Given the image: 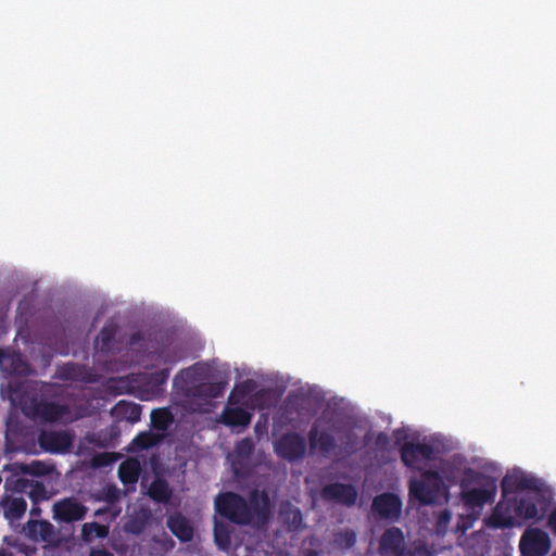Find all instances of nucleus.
Masks as SVG:
<instances>
[{
    "label": "nucleus",
    "instance_id": "obj_1",
    "mask_svg": "<svg viewBox=\"0 0 556 556\" xmlns=\"http://www.w3.org/2000/svg\"><path fill=\"white\" fill-rule=\"evenodd\" d=\"M11 393L22 409V413L29 419L43 422H56L68 419L71 408L67 404H59L38 399L34 383L25 381L10 386Z\"/></svg>",
    "mask_w": 556,
    "mask_h": 556
},
{
    "label": "nucleus",
    "instance_id": "obj_2",
    "mask_svg": "<svg viewBox=\"0 0 556 556\" xmlns=\"http://www.w3.org/2000/svg\"><path fill=\"white\" fill-rule=\"evenodd\" d=\"M459 486L462 501L470 508H481L492 503L497 492L494 478L471 468L464 471Z\"/></svg>",
    "mask_w": 556,
    "mask_h": 556
},
{
    "label": "nucleus",
    "instance_id": "obj_3",
    "mask_svg": "<svg viewBox=\"0 0 556 556\" xmlns=\"http://www.w3.org/2000/svg\"><path fill=\"white\" fill-rule=\"evenodd\" d=\"M215 510L236 525H251L247 500L238 493L225 492L215 498Z\"/></svg>",
    "mask_w": 556,
    "mask_h": 556
},
{
    "label": "nucleus",
    "instance_id": "obj_4",
    "mask_svg": "<svg viewBox=\"0 0 556 556\" xmlns=\"http://www.w3.org/2000/svg\"><path fill=\"white\" fill-rule=\"evenodd\" d=\"M443 486L438 471L427 470L422 478L410 479L408 485L409 500H416L421 505H431L438 500Z\"/></svg>",
    "mask_w": 556,
    "mask_h": 556
},
{
    "label": "nucleus",
    "instance_id": "obj_5",
    "mask_svg": "<svg viewBox=\"0 0 556 556\" xmlns=\"http://www.w3.org/2000/svg\"><path fill=\"white\" fill-rule=\"evenodd\" d=\"M274 451L279 458L289 463H295L305 457L307 443L300 433L287 432L275 441Z\"/></svg>",
    "mask_w": 556,
    "mask_h": 556
},
{
    "label": "nucleus",
    "instance_id": "obj_6",
    "mask_svg": "<svg viewBox=\"0 0 556 556\" xmlns=\"http://www.w3.org/2000/svg\"><path fill=\"white\" fill-rule=\"evenodd\" d=\"M400 455L407 468L421 470V463L434 460L437 452L430 443L406 442L401 446Z\"/></svg>",
    "mask_w": 556,
    "mask_h": 556
},
{
    "label": "nucleus",
    "instance_id": "obj_7",
    "mask_svg": "<svg viewBox=\"0 0 556 556\" xmlns=\"http://www.w3.org/2000/svg\"><path fill=\"white\" fill-rule=\"evenodd\" d=\"M519 549L522 556H545L551 549V540L541 529H528L521 535Z\"/></svg>",
    "mask_w": 556,
    "mask_h": 556
},
{
    "label": "nucleus",
    "instance_id": "obj_8",
    "mask_svg": "<svg viewBox=\"0 0 556 556\" xmlns=\"http://www.w3.org/2000/svg\"><path fill=\"white\" fill-rule=\"evenodd\" d=\"M320 496L328 503L353 507L357 502L358 492L353 484L333 482L321 488Z\"/></svg>",
    "mask_w": 556,
    "mask_h": 556
},
{
    "label": "nucleus",
    "instance_id": "obj_9",
    "mask_svg": "<svg viewBox=\"0 0 556 556\" xmlns=\"http://www.w3.org/2000/svg\"><path fill=\"white\" fill-rule=\"evenodd\" d=\"M74 435L66 430H42L38 435V444L45 452L62 454L70 451Z\"/></svg>",
    "mask_w": 556,
    "mask_h": 556
},
{
    "label": "nucleus",
    "instance_id": "obj_10",
    "mask_svg": "<svg viewBox=\"0 0 556 556\" xmlns=\"http://www.w3.org/2000/svg\"><path fill=\"white\" fill-rule=\"evenodd\" d=\"M87 510L88 508L74 496L55 502L52 508L53 519L65 523L83 520Z\"/></svg>",
    "mask_w": 556,
    "mask_h": 556
},
{
    "label": "nucleus",
    "instance_id": "obj_11",
    "mask_svg": "<svg viewBox=\"0 0 556 556\" xmlns=\"http://www.w3.org/2000/svg\"><path fill=\"white\" fill-rule=\"evenodd\" d=\"M541 482L535 477L527 475L522 471H515L506 475L502 481L503 495L519 491H539Z\"/></svg>",
    "mask_w": 556,
    "mask_h": 556
},
{
    "label": "nucleus",
    "instance_id": "obj_12",
    "mask_svg": "<svg viewBox=\"0 0 556 556\" xmlns=\"http://www.w3.org/2000/svg\"><path fill=\"white\" fill-rule=\"evenodd\" d=\"M182 389L191 400L210 403L223 395L226 384L224 382H201Z\"/></svg>",
    "mask_w": 556,
    "mask_h": 556
},
{
    "label": "nucleus",
    "instance_id": "obj_13",
    "mask_svg": "<svg viewBox=\"0 0 556 556\" xmlns=\"http://www.w3.org/2000/svg\"><path fill=\"white\" fill-rule=\"evenodd\" d=\"M247 506L251 516V523L254 521L266 522L270 514V501L265 492L254 490L250 492Z\"/></svg>",
    "mask_w": 556,
    "mask_h": 556
},
{
    "label": "nucleus",
    "instance_id": "obj_14",
    "mask_svg": "<svg viewBox=\"0 0 556 556\" xmlns=\"http://www.w3.org/2000/svg\"><path fill=\"white\" fill-rule=\"evenodd\" d=\"M308 445L312 452H319L320 454H329L337 447V441L334 437L326 431L319 430L318 424L314 422L311 427L308 434Z\"/></svg>",
    "mask_w": 556,
    "mask_h": 556
},
{
    "label": "nucleus",
    "instance_id": "obj_15",
    "mask_svg": "<svg viewBox=\"0 0 556 556\" xmlns=\"http://www.w3.org/2000/svg\"><path fill=\"white\" fill-rule=\"evenodd\" d=\"M511 501H500L493 509L492 515L489 518V526L496 529L510 528L516 525L515 514Z\"/></svg>",
    "mask_w": 556,
    "mask_h": 556
},
{
    "label": "nucleus",
    "instance_id": "obj_16",
    "mask_svg": "<svg viewBox=\"0 0 556 556\" xmlns=\"http://www.w3.org/2000/svg\"><path fill=\"white\" fill-rule=\"evenodd\" d=\"M279 518L289 532H299L303 528V515L301 509L289 502L281 504Z\"/></svg>",
    "mask_w": 556,
    "mask_h": 556
},
{
    "label": "nucleus",
    "instance_id": "obj_17",
    "mask_svg": "<svg viewBox=\"0 0 556 556\" xmlns=\"http://www.w3.org/2000/svg\"><path fill=\"white\" fill-rule=\"evenodd\" d=\"M166 523L170 532L179 541L187 543L193 539V527L185 516L180 514L172 515L167 518Z\"/></svg>",
    "mask_w": 556,
    "mask_h": 556
},
{
    "label": "nucleus",
    "instance_id": "obj_18",
    "mask_svg": "<svg viewBox=\"0 0 556 556\" xmlns=\"http://www.w3.org/2000/svg\"><path fill=\"white\" fill-rule=\"evenodd\" d=\"M141 413V405L124 400L117 402L111 409V414L115 419L126 420L131 424L140 420Z\"/></svg>",
    "mask_w": 556,
    "mask_h": 556
},
{
    "label": "nucleus",
    "instance_id": "obj_19",
    "mask_svg": "<svg viewBox=\"0 0 556 556\" xmlns=\"http://www.w3.org/2000/svg\"><path fill=\"white\" fill-rule=\"evenodd\" d=\"M252 420V414L242 407H225L222 415V424L229 427H247Z\"/></svg>",
    "mask_w": 556,
    "mask_h": 556
},
{
    "label": "nucleus",
    "instance_id": "obj_20",
    "mask_svg": "<svg viewBox=\"0 0 556 556\" xmlns=\"http://www.w3.org/2000/svg\"><path fill=\"white\" fill-rule=\"evenodd\" d=\"M4 517L11 521H18L25 515L27 502L22 496L7 497L2 501Z\"/></svg>",
    "mask_w": 556,
    "mask_h": 556
},
{
    "label": "nucleus",
    "instance_id": "obj_21",
    "mask_svg": "<svg viewBox=\"0 0 556 556\" xmlns=\"http://www.w3.org/2000/svg\"><path fill=\"white\" fill-rule=\"evenodd\" d=\"M405 545V536L400 528L384 529V555L408 549Z\"/></svg>",
    "mask_w": 556,
    "mask_h": 556
},
{
    "label": "nucleus",
    "instance_id": "obj_22",
    "mask_svg": "<svg viewBox=\"0 0 556 556\" xmlns=\"http://www.w3.org/2000/svg\"><path fill=\"white\" fill-rule=\"evenodd\" d=\"M152 519V514L148 508H140L125 523V531L135 535L141 534Z\"/></svg>",
    "mask_w": 556,
    "mask_h": 556
},
{
    "label": "nucleus",
    "instance_id": "obj_23",
    "mask_svg": "<svg viewBox=\"0 0 556 556\" xmlns=\"http://www.w3.org/2000/svg\"><path fill=\"white\" fill-rule=\"evenodd\" d=\"M156 354L159 362L169 366L179 363L186 357L185 349L178 343L162 345Z\"/></svg>",
    "mask_w": 556,
    "mask_h": 556
},
{
    "label": "nucleus",
    "instance_id": "obj_24",
    "mask_svg": "<svg viewBox=\"0 0 556 556\" xmlns=\"http://www.w3.org/2000/svg\"><path fill=\"white\" fill-rule=\"evenodd\" d=\"M149 497L159 504H167L172 498L173 491L165 479L155 478L148 490Z\"/></svg>",
    "mask_w": 556,
    "mask_h": 556
},
{
    "label": "nucleus",
    "instance_id": "obj_25",
    "mask_svg": "<svg viewBox=\"0 0 556 556\" xmlns=\"http://www.w3.org/2000/svg\"><path fill=\"white\" fill-rule=\"evenodd\" d=\"M10 363V375L26 376L29 374V365L20 354H9L8 351L0 349V365Z\"/></svg>",
    "mask_w": 556,
    "mask_h": 556
},
{
    "label": "nucleus",
    "instance_id": "obj_26",
    "mask_svg": "<svg viewBox=\"0 0 556 556\" xmlns=\"http://www.w3.org/2000/svg\"><path fill=\"white\" fill-rule=\"evenodd\" d=\"M515 517L521 520L535 519L539 510L536 504L527 497L511 500Z\"/></svg>",
    "mask_w": 556,
    "mask_h": 556
},
{
    "label": "nucleus",
    "instance_id": "obj_27",
    "mask_svg": "<svg viewBox=\"0 0 556 556\" xmlns=\"http://www.w3.org/2000/svg\"><path fill=\"white\" fill-rule=\"evenodd\" d=\"M27 528L30 534L38 535L45 542H50L55 534L54 526L48 520H29Z\"/></svg>",
    "mask_w": 556,
    "mask_h": 556
},
{
    "label": "nucleus",
    "instance_id": "obj_28",
    "mask_svg": "<svg viewBox=\"0 0 556 556\" xmlns=\"http://www.w3.org/2000/svg\"><path fill=\"white\" fill-rule=\"evenodd\" d=\"M402 506L399 495L384 492V521H396L402 514Z\"/></svg>",
    "mask_w": 556,
    "mask_h": 556
},
{
    "label": "nucleus",
    "instance_id": "obj_29",
    "mask_svg": "<svg viewBox=\"0 0 556 556\" xmlns=\"http://www.w3.org/2000/svg\"><path fill=\"white\" fill-rule=\"evenodd\" d=\"M150 417L152 428L159 431L167 430L174 421L172 412L166 407L153 409Z\"/></svg>",
    "mask_w": 556,
    "mask_h": 556
},
{
    "label": "nucleus",
    "instance_id": "obj_30",
    "mask_svg": "<svg viewBox=\"0 0 556 556\" xmlns=\"http://www.w3.org/2000/svg\"><path fill=\"white\" fill-rule=\"evenodd\" d=\"M140 473V466L137 460H125L118 467V478L123 483H135Z\"/></svg>",
    "mask_w": 556,
    "mask_h": 556
},
{
    "label": "nucleus",
    "instance_id": "obj_31",
    "mask_svg": "<svg viewBox=\"0 0 556 556\" xmlns=\"http://www.w3.org/2000/svg\"><path fill=\"white\" fill-rule=\"evenodd\" d=\"M214 540L216 545L222 551H228L231 545V530L228 525L215 521L214 523Z\"/></svg>",
    "mask_w": 556,
    "mask_h": 556
},
{
    "label": "nucleus",
    "instance_id": "obj_32",
    "mask_svg": "<svg viewBox=\"0 0 556 556\" xmlns=\"http://www.w3.org/2000/svg\"><path fill=\"white\" fill-rule=\"evenodd\" d=\"M117 333V327L114 324H106L100 330L97 336L96 342L100 346L102 352H109L111 350L113 340Z\"/></svg>",
    "mask_w": 556,
    "mask_h": 556
},
{
    "label": "nucleus",
    "instance_id": "obj_33",
    "mask_svg": "<svg viewBox=\"0 0 556 556\" xmlns=\"http://www.w3.org/2000/svg\"><path fill=\"white\" fill-rule=\"evenodd\" d=\"M160 441V437L150 432V431H143L138 433L134 440L131 441V448L134 451H144L148 450L155 444H157Z\"/></svg>",
    "mask_w": 556,
    "mask_h": 556
},
{
    "label": "nucleus",
    "instance_id": "obj_34",
    "mask_svg": "<svg viewBox=\"0 0 556 556\" xmlns=\"http://www.w3.org/2000/svg\"><path fill=\"white\" fill-rule=\"evenodd\" d=\"M170 368H163L159 371L152 372L148 377L147 384L150 387L152 393L157 394L163 390V386L169 378Z\"/></svg>",
    "mask_w": 556,
    "mask_h": 556
},
{
    "label": "nucleus",
    "instance_id": "obj_35",
    "mask_svg": "<svg viewBox=\"0 0 556 556\" xmlns=\"http://www.w3.org/2000/svg\"><path fill=\"white\" fill-rule=\"evenodd\" d=\"M81 534L86 541H90L92 535L104 539L109 535V526L98 522H87L83 525Z\"/></svg>",
    "mask_w": 556,
    "mask_h": 556
},
{
    "label": "nucleus",
    "instance_id": "obj_36",
    "mask_svg": "<svg viewBox=\"0 0 556 556\" xmlns=\"http://www.w3.org/2000/svg\"><path fill=\"white\" fill-rule=\"evenodd\" d=\"M333 543L341 549H350L356 544L354 530L345 529L334 533Z\"/></svg>",
    "mask_w": 556,
    "mask_h": 556
},
{
    "label": "nucleus",
    "instance_id": "obj_37",
    "mask_svg": "<svg viewBox=\"0 0 556 556\" xmlns=\"http://www.w3.org/2000/svg\"><path fill=\"white\" fill-rule=\"evenodd\" d=\"M254 448V444L251 439H242L236 446V452L239 456L249 457Z\"/></svg>",
    "mask_w": 556,
    "mask_h": 556
},
{
    "label": "nucleus",
    "instance_id": "obj_38",
    "mask_svg": "<svg viewBox=\"0 0 556 556\" xmlns=\"http://www.w3.org/2000/svg\"><path fill=\"white\" fill-rule=\"evenodd\" d=\"M371 511L377 520L382 519V494H377L374 497Z\"/></svg>",
    "mask_w": 556,
    "mask_h": 556
},
{
    "label": "nucleus",
    "instance_id": "obj_39",
    "mask_svg": "<svg viewBox=\"0 0 556 556\" xmlns=\"http://www.w3.org/2000/svg\"><path fill=\"white\" fill-rule=\"evenodd\" d=\"M144 341V334L141 331H135L129 336L128 344L131 348L140 346Z\"/></svg>",
    "mask_w": 556,
    "mask_h": 556
},
{
    "label": "nucleus",
    "instance_id": "obj_40",
    "mask_svg": "<svg viewBox=\"0 0 556 556\" xmlns=\"http://www.w3.org/2000/svg\"><path fill=\"white\" fill-rule=\"evenodd\" d=\"M119 497L118 490L114 486L108 488L105 494H104V501H106L110 504L115 503Z\"/></svg>",
    "mask_w": 556,
    "mask_h": 556
},
{
    "label": "nucleus",
    "instance_id": "obj_41",
    "mask_svg": "<svg viewBox=\"0 0 556 556\" xmlns=\"http://www.w3.org/2000/svg\"><path fill=\"white\" fill-rule=\"evenodd\" d=\"M424 549L421 544L414 546V548L409 547L408 549L394 553V556H418V554Z\"/></svg>",
    "mask_w": 556,
    "mask_h": 556
},
{
    "label": "nucleus",
    "instance_id": "obj_42",
    "mask_svg": "<svg viewBox=\"0 0 556 556\" xmlns=\"http://www.w3.org/2000/svg\"><path fill=\"white\" fill-rule=\"evenodd\" d=\"M191 376V368L181 369L174 378V386L178 387L181 381H186Z\"/></svg>",
    "mask_w": 556,
    "mask_h": 556
},
{
    "label": "nucleus",
    "instance_id": "obj_43",
    "mask_svg": "<svg viewBox=\"0 0 556 556\" xmlns=\"http://www.w3.org/2000/svg\"><path fill=\"white\" fill-rule=\"evenodd\" d=\"M30 472L35 475H45L48 472L47 466L39 460H35L30 464Z\"/></svg>",
    "mask_w": 556,
    "mask_h": 556
},
{
    "label": "nucleus",
    "instance_id": "obj_44",
    "mask_svg": "<svg viewBox=\"0 0 556 556\" xmlns=\"http://www.w3.org/2000/svg\"><path fill=\"white\" fill-rule=\"evenodd\" d=\"M76 369H77V366H76V365H74V364H67V365L64 367V369H63V374H62V376H63V377H66V378L74 379V378H76V374H75Z\"/></svg>",
    "mask_w": 556,
    "mask_h": 556
},
{
    "label": "nucleus",
    "instance_id": "obj_45",
    "mask_svg": "<svg viewBox=\"0 0 556 556\" xmlns=\"http://www.w3.org/2000/svg\"><path fill=\"white\" fill-rule=\"evenodd\" d=\"M547 526L552 532L556 535V507L552 510L547 519Z\"/></svg>",
    "mask_w": 556,
    "mask_h": 556
},
{
    "label": "nucleus",
    "instance_id": "obj_46",
    "mask_svg": "<svg viewBox=\"0 0 556 556\" xmlns=\"http://www.w3.org/2000/svg\"><path fill=\"white\" fill-rule=\"evenodd\" d=\"M89 556H114V554L105 548H92Z\"/></svg>",
    "mask_w": 556,
    "mask_h": 556
},
{
    "label": "nucleus",
    "instance_id": "obj_47",
    "mask_svg": "<svg viewBox=\"0 0 556 556\" xmlns=\"http://www.w3.org/2000/svg\"><path fill=\"white\" fill-rule=\"evenodd\" d=\"M451 519V513L448 510H443L440 514V522H447Z\"/></svg>",
    "mask_w": 556,
    "mask_h": 556
},
{
    "label": "nucleus",
    "instance_id": "obj_48",
    "mask_svg": "<svg viewBox=\"0 0 556 556\" xmlns=\"http://www.w3.org/2000/svg\"><path fill=\"white\" fill-rule=\"evenodd\" d=\"M303 556H320L319 553L315 549H307Z\"/></svg>",
    "mask_w": 556,
    "mask_h": 556
},
{
    "label": "nucleus",
    "instance_id": "obj_49",
    "mask_svg": "<svg viewBox=\"0 0 556 556\" xmlns=\"http://www.w3.org/2000/svg\"><path fill=\"white\" fill-rule=\"evenodd\" d=\"M378 553H382V538H380L377 542Z\"/></svg>",
    "mask_w": 556,
    "mask_h": 556
},
{
    "label": "nucleus",
    "instance_id": "obj_50",
    "mask_svg": "<svg viewBox=\"0 0 556 556\" xmlns=\"http://www.w3.org/2000/svg\"><path fill=\"white\" fill-rule=\"evenodd\" d=\"M381 441H382V432L377 434V437H376V444L379 445Z\"/></svg>",
    "mask_w": 556,
    "mask_h": 556
},
{
    "label": "nucleus",
    "instance_id": "obj_51",
    "mask_svg": "<svg viewBox=\"0 0 556 556\" xmlns=\"http://www.w3.org/2000/svg\"><path fill=\"white\" fill-rule=\"evenodd\" d=\"M105 511H106V509H98V510H96L94 515L100 516V515L104 514Z\"/></svg>",
    "mask_w": 556,
    "mask_h": 556
},
{
    "label": "nucleus",
    "instance_id": "obj_52",
    "mask_svg": "<svg viewBox=\"0 0 556 556\" xmlns=\"http://www.w3.org/2000/svg\"><path fill=\"white\" fill-rule=\"evenodd\" d=\"M0 556H4L3 552L0 551Z\"/></svg>",
    "mask_w": 556,
    "mask_h": 556
}]
</instances>
